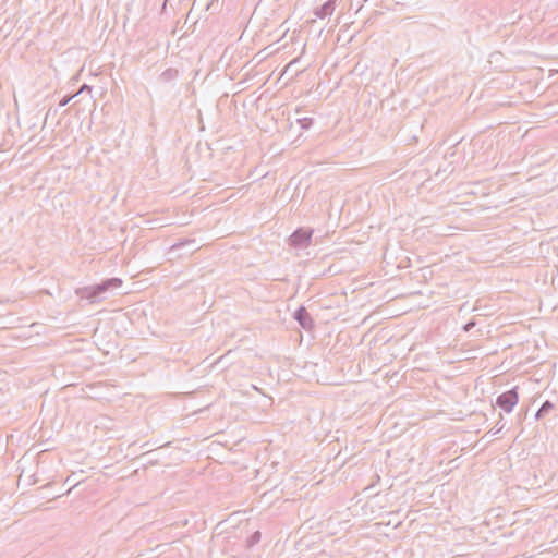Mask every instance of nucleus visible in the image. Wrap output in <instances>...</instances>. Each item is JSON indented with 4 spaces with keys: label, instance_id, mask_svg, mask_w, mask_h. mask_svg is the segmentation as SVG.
Instances as JSON below:
<instances>
[{
    "label": "nucleus",
    "instance_id": "dca6fc26",
    "mask_svg": "<svg viewBox=\"0 0 558 558\" xmlns=\"http://www.w3.org/2000/svg\"><path fill=\"white\" fill-rule=\"evenodd\" d=\"M167 2H168V0H165L162 3V9H161L162 12H165V10H166Z\"/></svg>",
    "mask_w": 558,
    "mask_h": 558
},
{
    "label": "nucleus",
    "instance_id": "9b49d317",
    "mask_svg": "<svg viewBox=\"0 0 558 558\" xmlns=\"http://www.w3.org/2000/svg\"><path fill=\"white\" fill-rule=\"evenodd\" d=\"M500 420H502L501 414H500ZM500 422L501 421H499L488 433L492 435H497L499 432H501L504 428V424H501Z\"/></svg>",
    "mask_w": 558,
    "mask_h": 558
},
{
    "label": "nucleus",
    "instance_id": "4468645a",
    "mask_svg": "<svg viewBox=\"0 0 558 558\" xmlns=\"http://www.w3.org/2000/svg\"><path fill=\"white\" fill-rule=\"evenodd\" d=\"M298 61H299V58H295V59H293L291 62H289V63L286 65L283 73L288 72V71L292 68V65H293V64H295Z\"/></svg>",
    "mask_w": 558,
    "mask_h": 558
},
{
    "label": "nucleus",
    "instance_id": "9d476101",
    "mask_svg": "<svg viewBox=\"0 0 558 558\" xmlns=\"http://www.w3.org/2000/svg\"><path fill=\"white\" fill-rule=\"evenodd\" d=\"M298 122L302 129H308L313 124L314 120L312 118L305 117L299 119Z\"/></svg>",
    "mask_w": 558,
    "mask_h": 558
},
{
    "label": "nucleus",
    "instance_id": "f03ea898",
    "mask_svg": "<svg viewBox=\"0 0 558 558\" xmlns=\"http://www.w3.org/2000/svg\"><path fill=\"white\" fill-rule=\"evenodd\" d=\"M518 387L499 395L496 399V404L505 412L510 413L519 401Z\"/></svg>",
    "mask_w": 558,
    "mask_h": 558
},
{
    "label": "nucleus",
    "instance_id": "f8f14e48",
    "mask_svg": "<svg viewBox=\"0 0 558 558\" xmlns=\"http://www.w3.org/2000/svg\"><path fill=\"white\" fill-rule=\"evenodd\" d=\"M76 95H73V96H64L60 102H59V106L60 107H64L66 106Z\"/></svg>",
    "mask_w": 558,
    "mask_h": 558
},
{
    "label": "nucleus",
    "instance_id": "7ed1b4c3",
    "mask_svg": "<svg viewBox=\"0 0 558 558\" xmlns=\"http://www.w3.org/2000/svg\"><path fill=\"white\" fill-rule=\"evenodd\" d=\"M183 248H189L186 254H193L194 252L198 251L201 246L197 245L195 239H182L169 247L168 254L174 255L173 257H170V259L183 257L184 254H177L178 251Z\"/></svg>",
    "mask_w": 558,
    "mask_h": 558
},
{
    "label": "nucleus",
    "instance_id": "1a4fd4ad",
    "mask_svg": "<svg viewBox=\"0 0 558 558\" xmlns=\"http://www.w3.org/2000/svg\"><path fill=\"white\" fill-rule=\"evenodd\" d=\"M262 537V534L259 531H255L247 539H246V547L251 548L257 543H259Z\"/></svg>",
    "mask_w": 558,
    "mask_h": 558
},
{
    "label": "nucleus",
    "instance_id": "f3484780",
    "mask_svg": "<svg viewBox=\"0 0 558 558\" xmlns=\"http://www.w3.org/2000/svg\"><path fill=\"white\" fill-rule=\"evenodd\" d=\"M305 46H306V44H305V43H302V53H303V52H304V50H305Z\"/></svg>",
    "mask_w": 558,
    "mask_h": 558
},
{
    "label": "nucleus",
    "instance_id": "39448f33",
    "mask_svg": "<svg viewBox=\"0 0 558 558\" xmlns=\"http://www.w3.org/2000/svg\"><path fill=\"white\" fill-rule=\"evenodd\" d=\"M294 318L302 326V328L306 330H310L314 327V320L304 306H300L294 312Z\"/></svg>",
    "mask_w": 558,
    "mask_h": 558
},
{
    "label": "nucleus",
    "instance_id": "6e6552de",
    "mask_svg": "<svg viewBox=\"0 0 558 558\" xmlns=\"http://www.w3.org/2000/svg\"><path fill=\"white\" fill-rule=\"evenodd\" d=\"M554 409V404L553 402H550L549 400H546L542 407L538 409V411L536 412L535 414V417L536 418H541L543 417L544 415H546L550 410Z\"/></svg>",
    "mask_w": 558,
    "mask_h": 558
},
{
    "label": "nucleus",
    "instance_id": "2eb2a0df",
    "mask_svg": "<svg viewBox=\"0 0 558 558\" xmlns=\"http://www.w3.org/2000/svg\"><path fill=\"white\" fill-rule=\"evenodd\" d=\"M475 326V322H469L464 325L463 329L464 331H470Z\"/></svg>",
    "mask_w": 558,
    "mask_h": 558
},
{
    "label": "nucleus",
    "instance_id": "a211bd4d",
    "mask_svg": "<svg viewBox=\"0 0 558 558\" xmlns=\"http://www.w3.org/2000/svg\"><path fill=\"white\" fill-rule=\"evenodd\" d=\"M288 33V29H286L283 33H282V36H286Z\"/></svg>",
    "mask_w": 558,
    "mask_h": 558
},
{
    "label": "nucleus",
    "instance_id": "20e7f679",
    "mask_svg": "<svg viewBox=\"0 0 558 558\" xmlns=\"http://www.w3.org/2000/svg\"><path fill=\"white\" fill-rule=\"evenodd\" d=\"M313 230L298 229L289 238L290 245L293 247H305L310 244Z\"/></svg>",
    "mask_w": 558,
    "mask_h": 558
},
{
    "label": "nucleus",
    "instance_id": "423d86ee",
    "mask_svg": "<svg viewBox=\"0 0 558 558\" xmlns=\"http://www.w3.org/2000/svg\"><path fill=\"white\" fill-rule=\"evenodd\" d=\"M337 0H327L320 7L315 9V15L319 19H325L331 15L336 9Z\"/></svg>",
    "mask_w": 558,
    "mask_h": 558
},
{
    "label": "nucleus",
    "instance_id": "0eeeda50",
    "mask_svg": "<svg viewBox=\"0 0 558 558\" xmlns=\"http://www.w3.org/2000/svg\"><path fill=\"white\" fill-rule=\"evenodd\" d=\"M179 76V70L174 69V68H168L166 69L160 75H159V80L162 82V83H170L174 80H177Z\"/></svg>",
    "mask_w": 558,
    "mask_h": 558
},
{
    "label": "nucleus",
    "instance_id": "ddd939ff",
    "mask_svg": "<svg viewBox=\"0 0 558 558\" xmlns=\"http://www.w3.org/2000/svg\"><path fill=\"white\" fill-rule=\"evenodd\" d=\"M85 90L90 93L92 92V87L89 85H87V84H84L75 95L77 96L78 94H81V93H83Z\"/></svg>",
    "mask_w": 558,
    "mask_h": 558
},
{
    "label": "nucleus",
    "instance_id": "f257e3e1",
    "mask_svg": "<svg viewBox=\"0 0 558 558\" xmlns=\"http://www.w3.org/2000/svg\"><path fill=\"white\" fill-rule=\"evenodd\" d=\"M122 286V280L120 278H110L106 279L102 282L94 286H87L77 288L75 290V294L81 300H88L89 303H98L106 299V293L109 290L117 289Z\"/></svg>",
    "mask_w": 558,
    "mask_h": 558
}]
</instances>
